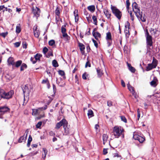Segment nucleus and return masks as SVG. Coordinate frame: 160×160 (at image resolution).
Segmentation results:
<instances>
[{
  "label": "nucleus",
  "mask_w": 160,
  "mask_h": 160,
  "mask_svg": "<svg viewBox=\"0 0 160 160\" xmlns=\"http://www.w3.org/2000/svg\"><path fill=\"white\" fill-rule=\"evenodd\" d=\"M60 9L58 7H57L55 10V13L56 14V19L57 20H58L59 18L60 13Z\"/></svg>",
  "instance_id": "obj_16"
},
{
  "label": "nucleus",
  "mask_w": 160,
  "mask_h": 160,
  "mask_svg": "<svg viewBox=\"0 0 160 160\" xmlns=\"http://www.w3.org/2000/svg\"><path fill=\"white\" fill-rule=\"evenodd\" d=\"M42 124V122H38V123L36 125V127L37 128H40Z\"/></svg>",
  "instance_id": "obj_49"
},
{
  "label": "nucleus",
  "mask_w": 160,
  "mask_h": 160,
  "mask_svg": "<svg viewBox=\"0 0 160 160\" xmlns=\"http://www.w3.org/2000/svg\"><path fill=\"white\" fill-rule=\"evenodd\" d=\"M95 29H94V30L92 32V35L96 39L98 40V38H100L101 34L98 32H95L94 31H95Z\"/></svg>",
  "instance_id": "obj_17"
},
{
  "label": "nucleus",
  "mask_w": 160,
  "mask_h": 160,
  "mask_svg": "<svg viewBox=\"0 0 160 160\" xmlns=\"http://www.w3.org/2000/svg\"><path fill=\"white\" fill-rule=\"evenodd\" d=\"M129 12V14H130V17H131L132 20V21H133L134 18L133 15H132V12Z\"/></svg>",
  "instance_id": "obj_58"
},
{
  "label": "nucleus",
  "mask_w": 160,
  "mask_h": 160,
  "mask_svg": "<svg viewBox=\"0 0 160 160\" xmlns=\"http://www.w3.org/2000/svg\"><path fill=\"white\" fill-rule=\"evenodd\" d=\"M49 45L52 46L55 43V42L53 40H50L48 42Z\"/></svg>",
  "instance_id": "obj_43"
},
{
  "label": "nucleus",
  "mask_w": 160,
  "mask_h": 160,
  "mask_svg": "<svg viewBox=\"0 0 160 160\" xmlns=\"http://www.w3.org/2000/svg\"><path fill=\"white\" fill-rule=\"evenodd\" d=\"M40 33L38 31V30L34 31V36L36 37V38H38L39 35Z\"/></svg>",
  "instance_id": "obj_42"
},
{
  "label": "nucleus",
  "mask_w": 160,
  "mask_h": 160,
  "mask_svg": "<svg viewBox=\"0 0 160 160\" xmlns=\"http://www.w3.org/2000/svg\"><path fill=\"white\" fill-rule=\"evenodd\" d=\"M21 31V28L20 26V24H19V26H17L16 28V32L18 33H19Z\"/></svg>",
  "instance_id": "obj_38"
},
{
  "label": "nucleus",
  "mask_w": 160,
  "mask_h": 160,
  "mask_svg": "<svg viewBox=\"0 0 160 160\" xmlns=\"http://www.w3.org/2000/svg\"><path fill=\"white\" fill-rule=\"evenodd\" d=\"M8 62L9 64H11L12 65H14V59L12 57H9L8 59Z\"/></svg>",
  "instance_id": "obj_23"
},
{
  "label": "nucleus",
  "mask_w": 160,
  "mask_h": 160,
  "mask_svg": "<svg viewBox=\"0 0 160 160\" xmlns=\"http://www.w3.org/2000/svg\"><path fill=\"white\" fill-rule=\"evenodd\" d=\"M158 63V61L154 58L153 57L152 61L151 64L156 68Z\"/></svg>",
  "instance_id": "obj_19"
},
{
  "label": "nucleus",
  "mask_w": 160,
  "mask_h": 160,
  "mask_svg": "<svg viewBox=\"0 0 160 160\" xmlns=\"http://www.w3.org/2000/svg\"><path fill=\"white\" fill-rule=\"evenodd\" d=\"M78 11L77 10H75L74 12V16L75 17H78Z\"/></svg>",
  "instance_id": "obj_54"
},
{
  "label": "nucleus",
  "mask_w": 160,
  "mask_h": 160,
  "mask_svg": "<svg viewBox=\"0 0 160 160\" xmlns=\"http://www.w3.org/2000/svg\"><path fill=\"white\" fill-rule=\"evenodd\" d=\"M9 110V109L7 107H0V118H2V115Z\"/></svg>",
  "instance_id": "obj_9"
},
{
  "label": "nucleus",
  "mask_w": 160,
  "mask_h": 160,
  "mask_svg": "<svg viewBox=\"0 0 160 160\" xmlns=\"http://www.w3.org/2000/svg\"><path fill=\"white\" fill-rule=\"evenodd\" d=\"M28 130H27L25 132V133H26V135L25 137H24V136L21 137L18 140V142L19 143H21L22 142H25L26 139L27 137V135L28 133Z\"/></svg>",
  "instance_id": "obj_15"
},
{
  "label": "nucleus",
  "mask_w": 160,
  "mask_h": 160,
  "mask_svg": "<svg viewBox=\"0 0 160 160\" xmlns=\"http://www.w3.org/2000/svg\"><path fill=\"white\" fill-rule=\"evenodd\" d=\"M138 138V140L140 143H142L145 140L144 138L140 136L139 137V138Z\"/></svg>",
  "instance_id": "obj_39"
},
{
  "label": "nucleus",
  "mask_w": 160,
  "mask_h": 160,
  "mask_svg": "<svg viewBox=\"0 0 160 160\" xmlns=\"http://www.w3.org/2000/svg\"><path fill=\"white\" fill-rule=\"evenodd\" d=\"M128 89L135 98H137V93L134 90V88L131 86L129 84H128Z\"/></svg>",
  "instance_id": "obj_14"
},
{
  "label": "nucleus",
  "mask_w": 160,
  "mask_h": 160,
  "mask_svg": "<svg viewBox=\"0 0 160 160\" xmlns=\"http://www.w3.org/2000/svg\"><path fill=\"white\" fill-rule=\"evenodd\" d=\"M103 12L108 19L110 20L111 19V12L106 8H104Z\"/></svg>",
  "instance_id": "obj_12"
},
{
  "label": "nucleus",
  "mask_w": 160,
  "mask_h": 160,
  "mask_svg": "<svg viewBox=\"0 0 160 160\" xmlns=\"http://www.w3.org/2000/svg\"><path fill=\"white\" fill-rule=\"evenodd\" d=\"M88 74L85 72L82 75V78L83 79L86 80L87 79V77H88Z\"/></svg>",
  "instance_id": "obj_45"
},
{
  "label": "nucleus",
  "mask_w": 160,
  "mask_h": 160,
  "mask_svg": "<svg viewBox=\"0 0 160 160\" xmlns=\"http://www.w3.org/2000/svg\"><path fill=\"white\" fill-rule=\"evenodd\" d=\"M59 74L61 76H64L65 75V73L63 71L60 70L58 71Z\"/></svg>",
  "instance_id": "obj_46"
},
{
  "label": "nucleus",
  "mask_w": 160,
  "mask_h": 160,
  "mask_svg": "<svg viewBox=\"0 0 160 160\" xmlns=\"http://www.w3.org/2000/svg\"><path fill=\"white\" fill-rule=\"evenodd\" d=\"M88 67H91V64L90 62L89 61H88L86 62L85 65V68H87Z\"/></svg>",
  "instance_id": "obj_57"
},
{
  "label": "nucleus",
  "mask_w": 160,
  "mask_h": 160,
  "mask_svg": "<svg viewBox=\"0 0 160 160\" xmlns=\"http://www.w3.org/2000/svg\"><path fill=\"white\" fill-rule=\"evenodd\" d=\"M140 18L141 20L143 22H145L146 21V18L144 17H142V13L141 14V17L139 18Z\"/></svg>",
  "instance_id": "obj_48"
},
{
  "label": "nucleus",
  "mask_w": 160,
  "mask_h": 160,
  "mask_svg": "<svg viewBox=\"0 0 160 160\" xmlns=\"http://www.w3.org/2000/svg\"><path fill=\"white\" fill-rule=\"evenodd\" d=\"M127 64L129 70L130 71L134 73L135 71V68L132 67L130 64L127 63Z\"/></svg>",
  "instance_id": "obj_26"
},
{
  "label": "nucleus",
  "mask_w": 160,
  "mask_h": 160,
  "mask_svg": "<svg viewBox=\"0 0 160 160\" xmlns=\"http://www.w3.org/2000/svg\"><path fill=\"white\" fill-rule=\"evenodd\" d=\"M103 153L104 155H106L108 153V149L104 148L103 150Z\"/></svg>",
  "instance_id": "obj_59"
},
{
  "label": "nucleus",
  "mask_w": 160,
  "mask_h": 160,
  "mask_svg": "<svg viewBox=\"0 0 160 160\" xmlns=\"http://www.w3.org/2000/svg\"><path fill=\"white\" fill-rule=\"evenodd\" d=\"M5 8V6L4 5L0 6V11H2L3 12L4 9Z\"/></svg>",
  "instance_id": "obj_61"
},
{
  "label": "nucleus",
  "mask_w": 160,
  "mask_h": 160,
  "mask_svg": "<svg viewBox=\"0 0 160 160\" xmlns=\"http://www.w3.org/2000/svg\"><path fill=\"white\" fill-rule=\"evenodd\" d=\"M103 138V144H105L107 142L108 138V136L107 134H104L102 136Z\"/></svg>",
  "instance_id": "obj_22"
},
{
  "label": "nucleus",
  "mask_w": 160,
  "mask_h": 160,
  "mask_svg": "<svg viewBox=\"0 0 160 160\" xmlns=\"http://www.w3.org/2000/svg\"><path fill=\"white\" fill-rule=\"evenodd\" d=\"M121 119L122 121L124 122H127V120L125 118V117L124 116H121Z\"/></svg>",
  "instance_id": "obj_51"
},
{
  "label": "nucleus",
  "mask_w": 160,
  "mask_h": 160,
  "mask_svg": "<svg viewBox=\"0 0 160 160\" xmlns=\"http://www.w3.org/2000/svg\"><path fill=\"white\" fill-rule=\"evenodd\" d=\"M113 157H117L122 158L121 156L119 154L118 152H117L116 153H113Z\"/></svg>",
  "instance_id": "obj_41"
},
{
  "label": "nucleus",
  "mask_w": 160,
  "mask_h": 160,
  "mask_svg": "<svg viewBox=\"0 0 160 160\" xmlns=\"http://www.w3.org/2000/svg\"><path fill=\"white\" fill-rule=\"evenodd\" d=\"M68 124V122L65 119H63L60 122L57 123L56 126L55 128L58 129L61 126H63V127H64Z\"/></svg>",
  "instance_id": "obj_6"
},
{
  "label": "nucleus",
  "mask_w": 160,
  "mask_h": 160,
  "mask_svg": "<svg viewBox=\"0 0 160 160\" xmlns=\"http://www.w3.org/2000/svg\"><path fill=\"white\" fill-rule=\"evenodd\" d=\"M32 115L36 116L38 115V109H32Z\"/></svg>",
  "instance_id": "obj_30"
},
{
  "label": "nucleus",
  "mask_w": 160,
  "mask_h": 160,
  "mask_svg": "<svg viewBox=\"0 0 160 160\" xmlns=\"http://www.w3.org/2000/svg\"><path fill=\"white\" fill-rule=\"evenodd\" d=\"M88 9L91 12H93L95 11V8L94 5H91L88 7Z\"/></svg>",
  "instance_id": "obj_25"
},
{
  "label": "nucleus",
  "mask_w": 160,
  "mask_h": 160,
  "mask_svg": "<svg viewBox=\"0 0 160 160\" xmlns=\"http://www.w3.org/2000/svg\"><path fill=\"white\" fill-rule=\"evenodd\" d=\"M27 68V65L24 63H23L22 64V65L21 67L20 68V70L21 71H23L24 70V69L25 68Z\"/></svg>",
  "instance_id": "obj_35"
},
{
  "label": "nucleus",
  "mask_w": 160,
  "mask_h": 160,
  "mask_svg": "<svg viewBox=\"0 0 160 160\" xmlns=\"http://www.w3.org/2000/svg\"><path fill=\"white\" fill-rule=\"evenodd\" d=\"M121 84H122V86L124 87H125V83L124 81L122 80H121Z\"/></svg>",
  "instance_id": "obj_63"
},
{
  "label": "nucleus",
  "mask_w": 160,
  "mask_h": 160,
  "mask_svg": "<svg viewBox=\"0 0 160 160\" xmlns=\"http://www.w3.org/2000/svg\"><path fill=\"white\" fill-rule=\"evenodd\" d=\"M15 46L16 47H18L20 45V43L19 42H16L14 43Z\"/></svg>",
  "instance_id": "obj_62"
},
{
  "label": "nucleus",
  "mask_w": 160,
  "mask_h": 160,
  "mask_svg": "<svg viewBox=\"0 0 160 160\" xmlns=\"http://www.w3.org/2000/svg\"><path fill=\"white\" fill-rule=\"evenodd\" d=\"M32 140V138L31 135H29L28 140V143L27 144V146L29 147L30 145L31 142Z\"/></svg>",
  "instance_id": "obj_32"
},
{
  "label": "nucleus",
  "mask_w": 160,
  "mask_h": 160,
  "mask_svg": "<svg viewBox=\"0 0 160 160\" xmlns=\"http://www.w3.org/2000/svg\"><path fill=\"white\" fill-rule=\"evenodd\" d=\"M52 86H53V91L54 92V93H55L56 90V88L55 85L54 84H53Z\"/></svg>",
  "instance_id": "obj_64"
},
{
  "label": "nucleus",
  "mask_w": 160,
  "mask_h": 160,
  "mask_svg": "<svg viewBox=\"0 0 160 160\" xmlns=\"http://www.w3.org/2000/svg\"><path fill=\"white\" fill-rule=\"evenodd\" d=\"M158 83V80L157 78L156 77H154L153 80L150 82V84L151 86L155 87L157 86Z\"/></svg>",
  "instance_id": "obj_13"
},
{
  "label": "nucleus",
  "mask_w": 160,
  "mask_h": 160,
  "mask_svg": "<svg viewBox=\"0 0 160 160\" xmlns=\"http://www.w3.org/2000/svg\"><path fill=\"white\" fill-rule=\"evenodd\" d=\"M97 71L98 77H101L103 74L102 70L99 68H98L97 69Z\"/></svg>",
  "instance_id": "obj_24"
},
{
  "label": "nucleus",
  "mask_w": 160,
  "mask_h": 160,
  "mask_svg": "<svg viewBox=\"0 0 160 160\" xmlns=\"http://www.w3.org/2000/svg\"><path fill=\"white\" fill-rule=\"evenodd\" d=\"M126 8L128 10V12H129V6L130 4V3L129 2V0H127L126 1Z\"/></svg>",
  "instance_id": "obj_37"
},
{
  "label": "nucleus",
  "mask_w": 160,
  "mask_h": 160,
  "mask_svg": "<svg viewBox=\"0 0 160 160\" xmlns=\"http://www.w3.org/2000/svg\"><path fill=\"white\" fill-rule=\"evenodd\" d=\"M151 34H155L156 33V30H154L153 28H151L149 30Z\"/></svg>",
  "instance_id": "obj_40"
},
{
  "label": "nucleus",
  "mask_w": 160,
  "mask_h": 160,
  "mask_svg": "<svg viewBox=\"0 0 160 160\" xmlns=\"http://www.w3.org/2000/svg\"><path fill=\"white\" fill-rule=\"evenodd\" d=\"M42 55L40 53H37L34 57H32L30 58V60L33 64L35 63L37 61H40Z\"/></svg>",
  "instance_id": "obj_8"
},
{
  "label": "nucleus",
  "mask_w": 160,
  "mask_h": 160,
  "mask_svg": "<svg viewBox=\"0 0 160 160\" xmlns=\"http://www.w3.org/2000/svg\"><path fill=\"white\" fill-rule=\"evenodd\" d=\"M132 6L133 10L137 18H139L141 17L142 12H141L140 8L138 7L137 4L134 2L132 3Z\"/></svg>",
  "instance_id": "obj_4"
},
{
  "label": "nucleus",
  "mask_w": 160,
  "mask_h": 160,
  "mask_svg": "<svg viewBox=\"0 0 160 160\" xmlns=\"http://www.w3.org/2000/svg\"><path fill=\"white\" fill-rule=\"evenodd\" d=\"M146 36L147 48L148 49H150V47L152 45V38L150 35L147 29L146 30Z\"/></svg>",
  "instance_id": "obj_3"
},
{
  "label": "nucleus",
  "mask_w": 160,
  "mask_h": 160,
  "mask_svg": "<svg viewBox=\"0 0 160 160\" xmlns=\"http://www.w3.org/2000/svg\"><path fill=\"white\" fill-rule=\"evenodd\" d=\"M111 9L113 14L117 18L120 20L122 16V12L116 7L111 5Z\"/></svg>",
  "instance_id": "obj_5"
},
{
  "label": "nucleus",
  "mask_w": 160,
  "mask_h": 160,
  "mask_svg": "<svg viewBox=\"0 0 160 160\" xmlns=\"http://www.w3.org/2000/svg\"><path fill=\"white\" fill-rule=\"evenodd\" d=\"M92 19L93 21V23H94L95 25H97V17L95 16H93L92 17Z\"/></svg>",
  "instance_id": "obj_36"
},
{
  "label": "nucleus",
  "mask_w": 160,
  "mask_h": 160,
  "mask_svg": "<svg viewBox=\"0 0 160 160\" xmlns=\"http://www.w3.org/2000/svg\"><path fill=\"white\" fill-rule=\"evenodd\" d=\"M129 23L128 25H125V29L124 30V32L126 36H127L128 37V36L130 35V33L129 32Z\"/></svg>",
  "instance_id": "obj_18"
},
{
  "label": "nucleus",
  "mask_w": 160,
  "mask_h": 160,
  "mask_svg": "<svg viewBox=\"0 0 160 160\" xmlns=\"http://www.w3.org/2000/svg\"><path fill=\"white\" fill-rule=\"evenodd\" d=\"M23 47L24 48H27V44L25 41L22 42Z\"/></svg>",
  "instance_id": "obj_50"
},
{
  "label": "nucleus",
  "mask_w": 160,
  "mask_h": 160,
  "mask_svg": "<svg viewBox=\"0 0 160 160\" xmlns=\"http://www.w3.org/2000/svg\"><path fill=\"white\" fill-rule=\"evenodd\" d=\"M88 115L89 118H91L94 116L93 112L91 110H89L88 111Z\"/></svg>",
  "instance_id": "obj_29"
},
{
  "label": "nucleus",
  "mask_w": 160,
  "mask_h": 160,
  "mask_svg": "<svg viewBox=\"0 0 160 160\" xmlns=\"http://www.w3.org/2000/svg\"><path fill=\"white\" fill-rule=\"evenodd\" d=\"M42 149L43 151L44 152V154H42V158H43L44 159L46 157L48 151L45 148H43Z\"/></svg>",
  "instance_id": "obj_31"
},
{
  "label": "nucleus",
  "mask_w": 160,
  "mask_h": 160,
  "mask_svg": "<svg viewBox=\"0 0 160 160\" xmlns=\"http://www.w3.org/2000/svg\"><path fill=\"white\" fill-rule=\"evenodd\" d=\"M106 39L107 41L108 46L109 47L112 43V36L110 32H109L107 33Z\"/></svg>",
  "instance_id": "obj_11"
},
{
  "label": "nucleus",
  "mask_w": 160,
  "mask_h": 160,
  "mask_svg": "<svg viewBox=\"0 0 160 160\" xmlns=\"http://www.w3.org/2000/svg\"><path fill=\"white\" fill-rule=\"evenodd\" d=\"M63 128L64 130V134L66 135H68L69 132V129L68 127V125H66L65 127H63Z\"/></svg>",
  "instance_id": "obj_28"
},
{
  "label": "nucleus",
  "mask_w": 160,
  "mask_h": 160,
  "mask_svg": "<svg viewBox=\"0 0 160 160\" xmlns=\"http://www.w3.org/2000/svg\"><path fill=\"white\" fill-rule=\"evenodd\" d=\"M24 95V103L23 105H25L28 102L29 94V90L27 85L22 87Z\"/></svg>",
  "instance_id": "obj_2"
},
{
  "label": "nucleus",
  "mask_w": 160,
  "mask_h": 160,
  "mask_svg": "<svg viewBox=\"0 0 160 160\" xmlns=\"http://www.w3.org/2000/svg\"><path fill=\"white\" fill-rule=\"evenodd\" d=\"M22 63V61L21 60H19L16 62L14 65L16 67L18 68L21 65Z\"/></svg>",
  "instance_id": "obj_33"
},
{
  "label": "nucleus",
  "mask_w": 160,
  "mask_h": 160,
  "mask_svg": "<svg viewBox=\"0 0 160 160\" xmlns=\"http://www.w3.org/2000/svg\"><path fill=\"white\" fill-rule=\"evenodd\" d=\"M66 29L64 28L63 26H62L61 27V32L62 34V35L67 33H66Z\"/></svg>",
  "instance_id": "obj_44"
},
{
  "label": "nucleus",
  "mask_w": 160,
  "mask_h": 160,
  "mask_svg": "<svg viewBox=\"0 0 160 160\" xmlns=\"http://www.w3.org/2000/svg\"><path fill=\"white\" fill-rule=\"evenodd\" d=\"M46 108H45L43 109V108H38V115H39L38 117H37L38 119H39L41 118H42L44 116V113L43 110H45Z\"/></svg>",
  "instance_id": "obj_10"
},
{
  "label": "nucleus",
  "mask_w": 160,
  "mask_h": 160,
  "mask_svg": "<svg viewBox=\"0 0 160 160\" xmlns=\"http://www.w3.org/2000/svg\"><path fill=\"white\" fill-rule=\"evenodd\" d=\"M52 64L54 67H57L58 66V65L57 62L55 60H54L52 61Z\"/></svg>",
  "instance_id": "obj_34"
},
{
  "label": "nucleus",
  "mask_w": 160,
  "mask_h": 160,
  "mask_svg": "<svg viewBox=\"0 0 160 160\" xmlns=\"http://www.w3.org/2000/svg\"><path fill=\"white\" fill-rule=\"evenodd\" d=\"M8 32H2L0 34V35L4 38H5L6 36L8 35Z\"/></svg>",
  "instance_id": "obj_47"
},
{
  "label": "nucleus",
  "mask_w": 160,
  "mask_h": 160,
  "mask_svg": "<svg viewBox=\"0 0 160 160\" xmlns=\"http://www.w3.org/2000/svg\"><path fill=\"white\" fill-rule=\"evenodd\" d=\"M124 131V129L122 127L116 126L113 128V134L115 138H118L121 135H122L123 138Z\"/></svg>",
  "instance_id": "obj_1"
},
{
  "label": "nucleus",
  "mask_w": 160,
  "mask_h": 160,
  "mask_svg": "<svg viewBox=\"0 0 160 160\" xmlns=\"http://www.w3.org/2000/svg\"><path fill=\"white\" fill-rule=\"evenodd\" d=\"M62 37L64 38V40L66 41H68L70 40V37L68 35L67 33L62 35Z\"/></svg>",
  "instance_id": "obj_27"
},
{
  "label": "nucleus",
  "mask_w": 160,
  "mask_h": 160,
  "mask_svg": "<svg viewBox=\"0 0 160 160\" xmlns=\"http://www.w3.org/2000/svg\"><path fill=\"white\" fill-rule=\"evenodd\" d=\"M79 46L82 53L83 54L84 53V50L85 49L84 45L82 43H79Z\"/></svg>",
  "instance_id": "obj_21"
},
{
  "label": "nucleus",
  "mask_w": 160,
  "mask_h": 160,
  "mask_svg": "<svg viewBox=\"0 0 160 160\" xmlns=\"http://www.w3.org/2000/svg\"><path fill=\"white\" fill-rule=\"evenodd\" d=\"M107 105L109 107H111L112 105V102L111 101H108L107 102Z\"/></svg>",
  "instance_id": "obj_60"
},
{
  "label": "nucleus",
  "mask_w": 160,
  "mask_h": 160,
  "mask_svg": "<svg viewBox=\"0 0 160 160\" xmlns=\"http://www.w3.org/2000/svg\"><path fill=\"white\" fill-rule=\"evenodd\" d=\"M139 137H140L139 136H138L137 134H134L133 136V138L135 140H138V139Z\"/></svg>",
  "instance_id": "obj_52"
},
{
  "label": "nucleus",
  "mask_w": 160,
  "mask_h": 160,
  "mask_svg": "<svg viewBox=\"0 0 160 160\" xmlns=\"http://www.w3.org/2000/svg\"><path fill=\"white\" fill-rule=\"evenodd\" d=\"M48 49L46 47H45L43 49V52L45 54L48 51Z\"/></svg>",
  "instance_id": "obj_56"
},
{
  "label": "nucleus",
  "mask_w": 160,
  "mask_h": 160,
  "mask_svg": "<svg viewBox=\"0 0 160 160\" xmlns=\"http://www.w3.org/2000/svg\"><path fill=\"white\" fill-rule=\"evenodd\" d=\"M147 71H149L151 70L153 68H155L151 63L148 64L146 67Z\"/></svg>",
  "instance_id": "obj_20"
},
{
  "label": "nucleus",
  "mask_w": 160,
  "mask_h": 160,
  "mask_svg": "<svg viewBox=\"0 0 160 160\" xmlns=\"http://www.w3.org/2000/svg\"><path fill=\"white\" fill-rule=\"evenodd\" d=\"M48 79H45L43 80L42 81V84H47L48 82Z\"/></svg>",
  "instance_id": "obj_55"
},
{
  "label": "nucleus",
  "mask_w": 160,
  "mask_h": 160,
  "mask_svg": "<svg viewBox=\"0 0 160 160\" xmlns=\"http://www.w3.org/2000/svg\"><path fill=\"white\" fill-rule=\"evenodd\" d=\"M92 41L94 43L95 46L96 47V48H97L98 47V45L97 42L93 39H92Z\"/></svg>",
  "instance_id": "obj_53"
},
{
  "label": "nucleus",
  "mask_w": 160,
  "mask_h": 160,
  "mask_svg": "<svg viewBox=\"0 0 160 160\" xmlns=\"http://www.w3.org/2000/svg\"><path fill=\"white\" fill-rule=\"evenodd\" d=\"M32 13L33 14L34 17L38 18L39 17L40 15V9L37 7L34 8L32 7Z\"/></svg>",
  "instance_id": "obj_7"
}]
</instances>
